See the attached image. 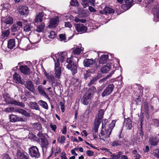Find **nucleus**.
Segmentation results:
<instances>
[{"instance_id":"2f4dec72","label":"nucleus","mask_w":159,"mask_h":159,"mask_svg":"<svg viewBox=\"0 0 159 159\" xmlns=\"http://www.w3.org/2000/svg\"><path fill=\"white\" fill-rule=\"evenodd\" d=\"M45 27V25L44 23H42L37 26L36 31L39 32H42L44 30Z\"/></svg>"},{"instance_id":"f3484780","label":"nucleus","mask_w":159,"mask_h":159,"mask_svg":"<svg viewBox=\"0 0 159 159\" xmlns=\"http://www.w3.org/2000/svg\"><path fill=\"white\" fill-rule=\"evenodd\" d=\"M20 69L21 72L25 75H29L31 73L30 69L26 65L20 66Z\"/></svg>"},{"instance_id":"a211bd4d","label":"nucleus","mask_w":159,"mask_h":159,"mask_svg":"<svg viewBox=\"0 0 159 159\" xmlns=\"http://www.w3.org/2000/svg\"><path fill=\"white\" fill-rule=\"evenodd\" d=\"M95 62V61L92 59H85L84 61V65L85 67H89L93 65Z\"/></svg>"},{"instance_id":"f257e3e1","label":"nucleus","mask_w":159,"mask_h":159,"mask_svg":"<svg viewBox=\"0 0 159 159\" xmlns=\"http://www.w3.org/2000/svg\"><path fill=\"white\" fill-rule=\"evenodd\" d=\"M115 126V122L114 121H112L108 125L105 126L104 129H102L99 134L100 139L104 141H108L110 135Z\"/></svg>"},{"instance_id":"5fc2aeb1","label":"nucleus","mask_w":159,"mask_h":159,"mask_svg":"<svg viewBox=\"0 0 159 159\" xmlns=\"http://www.w3.org/2000/svg\"><path fill=\"white\" fill-rule=\"evenodd\" d=\"M59 37L60 40L61 41H65L66 40V38L65 34H60L59 35Z\"/></svg>"},{"instance_id":"4468645a","label":"nucleus","mask_w":159,"mask_h":159,"mask_svg":"<svg viewBox=\"0 0 159 159\" xmlns=\"http://www.w3.org/2000/svg\"><path fill=\"white\" fill-rule=\"evenodd\" d=\"M129 0H124L125 2L126 3L125 4H123L121 6V8L125 11L130 8L132 6L134 3V1L132 0L129 2H127V1Z\"/></svg>"},{"instance_id":"4d7b16f0","label":"nucleus","mask_w":159,"mask_h":159,"mask_svg":"<svg viewBox=\"0 0 159 159\" xmlns=\"http://www.w3.org/2000/svg\"><path fill=\"white\" fill-rule=\"evenodd\" d=\"M153 125L156 126H159V120L156 119H153Z\"/></svg>"},{"instance_id":"f8f14e48","label":"nucleus","mask_w":159,"mask_h":159,"mask_svg":"<svg viewBox=\"0 0 159 159\" xmlns=\"http://www.w3.org/2000/svg\"><path fill=\"white\" fill-rule=\"evenodd\" d=\"M59 22V19L58 17H56L54 18L51 19L48 27L50 28L55 27L58 24Z\"/></svg>"},{"instance_id":"4be33fe9","label":"nucleus","mask_w":159,"mask_h":159,"mask_svg":"<svg viewBox=\"0 0 159 159\" xmlns=\"http://www.w3.org/2000/svg\"><path fill=\"white\" fill-rule=\"evenodd\" d=\"M49 144L48 142L47 139H44L41 140V147L43 150H46Z\"/></svg>"},{"instance_id":"dca6fc26","label":"nucleus","mask_w":159,"mask_h":159,"mask_svg":"<svg viewBox=\"0 0 159 159\" xmlns=\"http://www.w3.org/2000/svg\"><path fill=\"white\" fill-rule=\"evenodd\" d=\"M24 85L28 90L32 92H33L34 90V86L31 80L26 81L24 84Z\"/></svg>"},{"instance_id":"3c124183","label":"nucleus","mask_w":159,"mask_h":159,"mask_svg":"<svg viewBox=\"0 0 159 159\" xmlns=\"http://www.w3.org/2000/svg\"><path fill=\"white\" fill-rule=\"evenodd\" d=\"M96 91V88L94 86H92L90 87L88 90V92L90 93H93Z\"/></svg>"},{"instance_id":"6ab92c4d","label":"nucleus","mask_w":159,"mask_h":159,"mask_svg":"<svg viewBox=\"0 0 159 159\" xmlns=\"http://www.w3.org/2000/svg\"><path fill=\"white\" fill-rule=\"evenodd\" d=\"M14 80L16 83H19L22 84H24V81L21 80L20 75L16 73H15L13 75Z\"/></svg>"},{"instance_id":"423d86ee","label":"nucleus","mask_w":159,"mask_h":159,"mask_svg":"<svg viewBox=\"0 0 159 159\" xmlns=\"http://www.w3.org/2000/svg\"><path fill=\"white\" fill-rule=\"evenodd\" d=\"M114 86L113 84L108 85L102 93V96L104 97L110 95L113 91Z\"/></svg>"},{"instance_id":"09e8293b","label":"nucleus","mask_w":159,"mask_h":159,"mask_svg":"<svg viewBox=\"0 0 159 159\" xmlns=\"http://www.w3.org/2000/svg\"><path fill=\"white\" fill-rule=\"evenodd\" d=\"M20 30V29L18 27V26H17L16 25L14 24L11 27V30L12 32H15Z\"/></svg>"},{"instance_id":"13d9d810","label":"nucleus","mask_w":159,"mask_h":159,"mask_svg":"<svg viewBox=\"0 0 159 159\" xmlns=\"http://www.w3.org/2000/svg\"><path fill=\"white\" fill-rule=\"evenodd\" d=\"M153 154L157 158H159V150L158 149H155L153 152Z\"/></svg>"},{"instance_id":"69168bd1","label":"nucleus","mask_w":159,"mask_h":159,"mask_svg":"<svg viewBox=\"0 0 159 159\" xmlns=\"http://www.w3.org/2000/svg\"><path fill=\"white\" fill-rule=\"evenodd\" d=\"M65 25L66 27L70 28L71 26V25L70 22H65Z\"/></svg>"},{"instance_id":"de8ad7c7","label":"nucleus","mask_w":159,"mask_h":159,"mask_svg":"<svg viewBox=\"0 0 159 159\" xmlns=\"http://www.w3.org/2000/svg\"><path fill=\"white\" fill-rule=\"evenodd\" d=\"M65 140V137L64 136H62L61 137H59L57 139V141L61 144L64 143Z\"/></svg>"},{"instance_id":"603ef678","label":"nucleus","mask_w":159,"mask_h":159,"mask_svg":"<svg viewBox=\"0 0 159 159\" xmlns=\"http://www.w3.org/2000/svg\"><path fill=\"white\" fill-rule=\"evenodd\" d=\"M55 32L53 31H51L50 33V34L48 35L49 38L51 39H54L55 37Z\"/></svg>"},{"instance_id":"6e6552de","label":"nucleus","mask_w":159,"mask_h":159,"mask_svg":"<svg viewBox=\"0 0 159 159\" xmlns=\"http://www.w3.org/2000/svg\"><path fill=\"white\" fill-rule=\"evenodd\" d=\"M93 94L91 93H86L83 97L81 102L84 105H87L89 103L90 98L92 97Z\"/></svg>"},{"instance_id":"2eb2a0df","label":"nucleus","mask_w":159,"mask_h":159,"mask_svg":"<svg viewBox=\"0 0 159 159\" xmlns=\"http://www.w3.org/2000/svg\"><path fill=\"white\" fill-rule=\"evenodd\" d=\"M28 7L26 6L21 5L19 7L18 11L21 15H26L28 13Z\"/></svg>"},{"instance_id":"c9c22d12","label":"nucleus","mask_w":159,"mask_h":159,"mask_svg":"<svg viewBox=\"0 0 159 159\" xmlns=\"http://www.w3.org/2000/svg\"><path fill=\"white\" fill-rule=\"evenodd\" d=\"M4 100L6 103L10 104L11 103V99L8 96V94L6 93L3 94Z\"/></svg>"},{"instance_id":"20e7f679","label":"nucleus","mask_w":159,"mask_h":159,"mask_svg":"<svg viewBox=\"0 0 159 159\" xmlns=\"http://www.w3.org/2000/svg\"><path fill=\"white\" fill-rule=\"evenodd\" d=\"M29 153L32 157L38 158L40 157V154L36 146H32L29 148Z\"/></svg>"},{"instance_id":"aec40b11","label":"nucleus","mask_w":159,"mask_h":159,"mask_svg":"<svg viewBox=\"0 0 159 159\" xmlns=\"http://www.w3.org/2000/svg\"><path fill=\"white\" fill-rule=\"evenodd\" d=\"M45 75L46 77V79L49 82L51 83V84H53L56 82V80L55 77L52 75H49L46 72H45Z\"/></svg>"},{"instance_id":"79ce46f5","label":"nucleus","mask_w":159,"mask_h":159,"mask_svg":"<svg viewBox=\"0 0 159 159\" xmlns=\"http://www.w3.org/2000/svg\"><path fill=\"white\" fill-rule=\"evenodd\" d=\"M114 72L113 71H111L110 74L107 75L105 78L100 80L99 81V82L100 83H102L105 81L107 78H109L111 76V75L114 73Z\"/></svg>"},{"instance_id":"bf43d9fd","label":"nucleus","mask_w":159,"mask_h":159,"mask_svg":"<svg viewBox=\"0 0 159 159\" xmlns=\"http://www.w3.org/2000/svg\"><path fill=\"white\" fill-rule=\"evenodd\" d=\"M78 4V2L76 0H72L70 3L71 6H77Z\"/></svg>"},{"instance_id":"8fccbe9b","label":"nucleus","mask_w":159,"mask_h":159,"mask_svg":"<svg viewBox=\"0 0 159 159\" xmlns=\"http://www.w3.org/2000/svg\"><path fill=\"white\" fill-rule=\"evenodd\" d=\"M81 3L84 8H86L89 5V1L87 0H82Z\"/></svg>"},{"instance_id":"f704fd0d","label":"nucleus","mask_w":159,"mask_h":159,"mask_svg":"<svg viewBox=\"0 0 159 159\" xmlns=\"http://www.w3.org/2000/svg\"><path fill=\"white\" fill-rule=\"evenodd\" d=\"M33 127L36 129L40 131L42 130V127L41 125L38 123H35L33 124Z\"/></svg>"},{"instance_id":"a878e982","label":"nucleus","mask_w":159,"mask_h":159,"mask_svg":"<svg viewBox=\"0 0 159 159\" xmlns=\"http://www.w3.org/2000/svg\"><path fill=\"white\" fill-rule=\"evenodd\" d=\"M111 69V66L109 64H107L106 65H104L102 66L101 69V71L103 73H107Z\"/></svg>"},{"instance_id":"0e129e2a","label":"nucleus","mask_w":159,"mask_h":159,"mask_svg":"<svg viewBox=\"0 0 159 159\" xmlns=\"http://www.w3.org/2000/svg\"><path fill=\"white\" fill-rule=\"evenodd\" d=\"M16 25H17V26H18V27L19 28L20 30V29L22 28V22L20 21H18L17 22L16 24Z\"/></svg>"},{"instance_id":"a19ab883","label":"nucleus","mask_w":159,"mask_h":159,"mask_svg":"<svg viewBox=\"0 0 159 159\" xmlns=\"http://www.w3.org/2000/svg\"><path fill=\"white\" fill-rule=\"evenodd\" d=\"M41 39L40 36L39 35H35L33 36V40L34 43H38Z\"/></svg>"},{"instance_id":"e2e57ef3","label":"nucleus","mask_w":159,"mask_h":159,"mask_svg":"<svg viewBox=\"0 0 159 159\" xmlns=\"http://www.w3.org/2000/svg\"><path fill=\"white\" fill-rule=\"evenodd\" d=\"M50 126L52 129L55 132H56V129L57 128V126L55 125L50 124Z\"/></svg>"},{"instance_id":"bb28decb","label":"nucleus","mask_w":159,"mask_h":159,"mask_svg":"<svg viewBox=\"0 0 159 159\" xmlns=\"http://www.w3.org/2000/svg\"><path fill=\"white\" fill-rule=\"evenodd\" d=\"M43 13L41 12L39 13V14L37 15L34 20L35 23H37L39 21L42 22L43 21Z\"/></svg>"},{"instance_id":"1a4fd4ad","label":"nucleus","mask_w":159,"mask_h":159,"mask_svg":"<svg viewBox=\"0 0 159 159\" xmlns=\"http://www.w3.org/2000/svg\"><path fill=\"white\" fill-rule=\"evenodd\" d=\"M55 77L59 79L61 74V67L60 66L59 62H55Z\"/></svg>"},{"instance_id":"473e14b6","label":"nucleus","mask_w":159,"mask_h":159,"mask_svg":"<svg viewBox=\"0 0 159 159\" xmlns=\"http://www.w3.org/2000/svg\"><path fill=\"white\" fill-rule=\"evenodd\" d=\"M122 144L121 140L119 139V140H116L113 141L111 143V145L112 147H115L121 145Z\"/></svg>"},{"instance_id":"4c0bfd02","label":"nucleus","mask_w":159,"mask_h":159,"mask_svg":"<svg viewBox=\"0 0 159 159\" xmlns=\"http://www.w3.org/2000/svg\"><path fill=\"white\" fill-rule=\"evenodd\" d=\"M13 19L11 17H8L5 19L3 22L6 24H11L13 23Z\"/></svg>"},{"instance_id":"6e6d98bb","label":"nucleus","mask_w":159,"mask_h":159,"mask_svg":"<svg viewBox=\"0 0 159 159\" xmlns=\"http://www.w3.org/2000/svg\"><path fill=\"white\" fill-rule=\"evenodd\" d=\"M15 109L13 107H9L6 108L5 110L9 112H14L15 111Z\"/></svg>"},{"instance_id":"0eeeda50","label":"nucleus","mask_w":159,"mask_h":159,"mask_svg":"<svg viewBox=\"0 0 159 159\" xmlns=\"http://www.w3.org/2000/svg\"><path fill=\"white\" fill-rule=\"evenodd\" d=\"M74 26L77 31L80 34L85 32L87 30V27L81 24H75Z\"/></svg>"},{"instance_id":"f03ea898","label":"nucleus","mask_w":159,"mask_h":159,"mask_svg":"<svg viewBox=\"0 0 159 159\" xmlns=\"http://www.w3.org/2000/svg\"><path fill=\"white\" fill-rule=\"evenodd\" d=\"M104 111L103 109H100L98 111V117L95 119L94 122V128L93 129V135L94 138H96L98 133V129L101 123V120L103 117L104 113Z\"/></svg>"},{"instance_id":"39448f33","label":"nucleus","mask_w":159,"mask_h":159,"mask_svg":"<svg viewBox=\"0 0 159 159\" xmlns=\"http://www.w3.org/2000/svg\"><path fill=\"white\" fill-rule=\"evenodd\" d=\"M66 56V53L64 52H62L59 54H57L55 55H53L52 57L55 62H59L60 61L63 62Z\"/></svg>"},{"instance_id":"37998d69","label":"nucleus","mask_w":159,"mask_h":159,"mask_svg":"<svg viewBox=\"0 0 159 159\" xmlns=\"http://www.w3.org/2000/svg\"><path fill=\"white\" fill-rule=\"evenodd\" d=\"M155 14L158 18H159V4H157L155 7L154 9Z\"/></svg>"},{"instance_id":"7ed1b4c3","label":"nucleus","mask_w":159,"mask_h":159,"mask_svg":"<svg viewBox=\"0 0 159 159\" xmlns=\"http://www.w3.org/2000/svg\"><path fill=\"white\" fill-rule=\"evenodd\" d=\"M73 57L68 58L66 60V68L71 71L72 74L74 75L77 72V67L76 64L73 63Z\"/></svg>"},{"instance_id":"774afa93","label":"nucleus","mask_w":159,"mask_h":159,"mask_svg":"<svg viewBox=\"0 0 159 159\" xmlns=\"http://www.w3.org/2000/svg\"><path fill=\"white\" fill-rule=\"evenodd\" d=\"M89 8L90 11L91 12H95L96 11V10L91 6H89Z\"/></svg>"},{"instance_id":"9d476101","label":"nucleus","mask_w":159,"mask_h":159,"mask_svg":"<svg viewBox=\"0 0 159 159\" xmlns=\"http://www.w3.org/2000/svg\"><path fill=\"white\" fill-rule=\"evenodd\" d=\"M16 155L18 159H30L29 156L26 153L19 150L17 151Z\"/></svg>"},{"instance_id":"b1692460","label":"nucleus","mask_w":159,"mask_h":159,"mask_svg":"<svg viewBox=\"0 0 159 159\" xmlns=\"http://www.w3.org/2000/svg\"><path fill=\"white\" fill-rule=\"evenodd\" d=\"M108 57V55L104 54L102 55L99 59V63L101 64H103L106 63Z\"/></svg>"},{"instance_id":"c756f323","label":"nucleus","mask_w":159,"mask_h":159,"mask_svg":"<svg viewBox=\"0 0 159 159\" xmlns=\"http://www.w3.org/2000/svg\"><path fill=\"white\" fill-rule=\"evenodd\" d=\"M38 103L41 106L45 109L48 110V104L46 102L42 100H40L38 102Z\"/></svg>"},{"instance_id":"72a5a7b5","label":"nucleus","mask_w":159,"mask_h":159,"mask_svg":"<svg viewBox=\"0 0 159 159\" xmlns=\"http://www.w3.org/2000/svg\"><path fill=\"white\" fill-rule=\"evenodd\" d=\"M11 104L20 106L23 107H25V104L22 102H18L16 100L11 101Z\"/></svg>"},{"instance_id":"338daca9","label":"nucleus","mask_w":159,"mask_h":159,"mask_svg":"<svg viewBox=\"0 0 159 159\" xmlns=\"http://www.w3.org/2000/svg\"><path fill=\"white\" fill-rule=\"evenodd\" d=\"M61 131L63 134H65L66 133V126H63L62 128V129L61 130Z\"/></svg>"},{"instance_id":"412c9836","label":"nucleus","mask_w":159,"mask_h":159,"mask_svg":"<svg viewBox=\"0 0 159 159\" xmlns=\"http://www.w3.org/2000/svg\"><path fill=\"white\" fill-rule=\"evenodd\" d=\"M159 141V139L156 136L152 137L149 139L150 143L153 146L156 145Z\"/></svg>"},{"instance_id":"58836bf2","label":"nucleus","mask_w":159,"mask_h":159,"mask_svg":"<svg viewBox=\"0 0 159 159\" xmlns=\"http://www.w3.org/2000/svg\"><path fill=\"white\" fill-rule=\"evenodd\" d=\"M105 11V14L107 13H114V10L111 7H106L104 8Z\"/></svg>"},{"instance_id":"052dcab7","label":"nucleus","mask_w":159,"mask_h":159,"mask_svg":"<svg viewBox=\"0 0 159 159\" xmlns=\"http://www.w3.org/2000/svg\"><path fill=\"white\" fill-rule=\"evenodd\" d=\"M60 105L61 111L63 112L65 111V105L62 102H60Z\"/></svg>"},{"instance_id":"7c9ffc66","label":"nucleus","mask_w":159,"mask_h":159,"mask_svg":"<svg viewBox=\"0 0 159 159\" xmlns=\"http://www.w3.org/2000/svg\"><path fill=\"white\" fill-rule=\"evenodd\" d=\"M33 27L30 24H27L24 27V30L26 32L32 30Z\"/></svg>"},{"instance_id":"ddd939ff","label":"nucleus","mask_w":159,"mask_h":159,"mask_svg":"<svg viewBox=\"0 0 159 159\" xmlns=\"http://www.w3.org/2000/svg\"><path fill=\"white\" fill-rule=\"evenodd\" d=\"M9 119L10 121L13 122L16 121H24L25 119L22 117H19L14 115H11L10 116Z\"/></svg>"},{"instance_id":"a18cd8bd","label":"nucleus","mask_w":159,"mask_h":159,"mask_svg":"<svg viewBox=\"0 0 159 159\" xmlns=\"http://www.w3.org/2000/svg\"><path fill=\"white\" fill-rule=\"evenodd\" d=\"M82 51V49L79 48H77L73 51V52L75 54H79Z\"/></svg>"},{"instance_id":"cd10ccee","label":"nucleus","mask_w":159,"mask_h":159,"mask_svg":"<svg viewBox=\"0 0 159 159\" xmlns=\"http://www.w3.org/2000/svg\"><path fill=\"white\" fill-rule=\"evenodd\" d=\"M15 112L21 113L25 116H29L30 115L29 113H28L26 111L21 109L15 108Z\"/></svg>"},{"instance_id":"9b49d317","label":"nucleus","mask_w":159,"mask_h":159,"mask_svg":"<svg viewBox=\"0 0 159 159\" xmlns=\"http://www.w3.org/2000/svg\"><path fill=\"white\" fill-rule=\"evenodd\" d=\"M132 126V121L129 118L125 119L123 127L127 129H131Z\"/></svg>"},{"instance_id":"ea45409f","label":"nucleus","mask_w":159,"mask_h":159,"mask_svg":"<svg viewBox=\"0 0 159 159\" xmlns=\"http://www.w3.org/2000/svg\"><path fill=\"white\" fill-rule=\"evenodd\" d=\"M10 7V5L8 3H5L2 4L0 6V9L1 10H5L8 9Z\"/></svg>"},{"instance_id":"c03bdc74","label":"nucleus","mask_w":159,"mask_h":159,"mask_svg":"<svg viewBox=\"0 0 159 159\" xmlns=\"http://www.w3.org/2000/svg\"><path fill=\"white\" fill-rule=\"evenodd\" d=\"M10 30H7L5 31H2V35L3 37H7L10 34Z\"/></svg>"},{"instance_id":"e433bc0d","label":"nucleus","mask_w":159,"mask_h":159,"mask_svg":"<svg viewBox=\"0 0 159 159\" xmlns=\"http://www.w3.org/2000/svg\"><path fill=\"white\" fill-rule=\"evenodd\" d=\"M99 78L97 77H95L92 78L90 80V82L88 84V85L90 86L92 84H96V81L98 80Z\"/></svg>"},{"instance_id":"5701e85b","label":"nucleus","mask_w":159,"mask_h":159,"mask_svg":"<svg viewBox=\"0 0 159 159\" xmlns=\"http://www.w3.org/2000/svg\"><path fill=\"white\" fill-rule=\"evenodd\" d=\"M37 89L39 93L41 95L46 98L48 97L47 94L44 91V88L43 86L41 85L39 86L37 88Z\"/></svg>"},{"instance_id":"393cba45","label":"nucleus","mask_w":159,"mask_h":159,"mask_svg":"<svg viewBox=\"0 0 159 159\" xmlns=\"http://www.w3.org/2000/svg\"><path fill=\"white\" fill-rule=\"evenodd\" d=\"M29 106L32 109L36 110H40V108L37 103L35 102H30L29 104Z\"/></svg>"},{"instance_id":"49530a36","label":"nucleus","mask_w":159,"mask_h":159,"mask_svg":"<svg viewBox=\"0 0 159 159\" xmlns=\"http://www.w3.org/2000/svg\"><path fill=\"white\" fill-rule=\"evenodd\" d=\"M37 136L38 137H39V139H40L41 140L46 139L44 135L42 133V131L39 132V133L37 134Z\"/></svg>"},{"instance_id":"680f3d73","label":"nucleus","mask_w":159,"mask_h":159,"mask_svg":"<svg viewBox=\"0 0 159 159\" xmlns=\"http://www.w3.org/2000/svg\"><path fill=\"white\" fill-rule=\"evenodd\" d=\"M87 154L89 156H93V152L91 150H88L86 152Z\"/></svg>"},{"instance_id":"c85d7f7f","label":"nucleus","mask_w":159,"mask_h":159,"mask_svg":"<svg viewBox=\"0 0 159 159\" xmlns=\"http://www.w3.org/2000/svg\"><path fill=\"white\" fill-rule=\"evenodd\" d=\"M7 46L8 48L11 49L15 46V42L14 39H11L8 42Z\"/></svg>"},{"instance_id":"864d4df0","label":"nucleus","mask_w":159,"mask_h":159,"mask_svg":"<svg viewBox=\"0 0 159 159\" xmlns=\"http://www.w3.org/2000/svg\"><path fill=\"white\" fill-rule=\"evenodd\" d=\"M143 108L145 112L148 113L149 110V107L147 104L146 103L144 104Z\"/></svg>"}]
</instances>
